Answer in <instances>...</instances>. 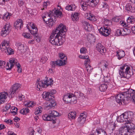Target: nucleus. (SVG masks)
<instances>
[{
	"label": "nucleus",
	"mask_w": 135,
	"mask_h": 135,
	"mask_svg": "<svg viewBox=\"0 0 135 135\" xmlns=\"http://www.w3.org/2000/svg\"><path fill=\"white\" fill-rule=\"evenodd\" d=\"M66 26L60 24L55 30L52 31L49 39L50 42L52 45L59 46L62 45L65 41Z\"/></svg>",
	"instance_id": "f257e3e1"
},
{
	"label": "nucleus",
	"mask_w": 135,
	"mask_h": 135,
	"mask_svg": "<svg viewBox=\"0 0 135 135\" xmlns=\"http://www.w3.org/2000/svg\"><path fill=\"white\" fill-rule=\"evenodd\" d=\"M50 14L46 13L45 16H43V19L46 24V25L49 27H52L56 20L55 16L61 17L62 13L59 9L55 8Z\"/></svg>",
	"instance_id": "f03ea898"
},
{
	"label": "nucleus",
	"mask_w": 135,
	"mask_h": 135,
	"mask_svg": "<svg viewBox=\"0 0 135 135\" xmlns=\"http://www.w3.org/2000/svg\"><path fill=\"white\" fill-rule=\"evenodd\" d=\"M124 98L127 100L132 99L135 104V90L129 89L126 92L119 94L116 96L115 100L119 104H122V102H124Z\"/></svg>",
	"instance_id": "7ed1b4c3"
},
{
	"label": "nucleus",
	"mask_w": 135,
	"mask_h": 135,
	"mask_svg": "<svg viewBox=\"0 0 135 135\" xmlns=\"http://www.w3.org/2000/svg\"><path fill=\"white\" fill-rule=\"evenodd\" d=\"M130 68L127 65L121 66L119 70L121 78L128 79L132 74L129 71Z\"/></svg>",
	"instance_id": "20e7f679"
},
{
	"label": "nucleus",
	"mask_w": 135,
	"mask_h": 135,
	"mask_svg": "<svg viewBox=\"0 0 135 135\" xmlns=\"http://www.w3.org/2000/svg\"><path fill=\"white\" fill-rule=\"evenodd\" d=\"M49 115L45 114L43 116V119L45 120L50 121L54 120L55 117L58 116L59 113L55 110H50L48 112Z\"/></svg>",
	"instance_id": "39448f33"
},
{
	"label": "nucleus",
	"mask_w": 135,
	"mask_h": 135,
	"mask_svg": "<svg viewBox=\"0 0 135 135\" xmlns=\"http://www.w3.org/2000/svg\"><path fill=\"white\" fill-rule=\"evenodd\" d=\"M74 94L72 93H69L64 95L63 100L65 102L67 103L73 102L75 103L76 102V98H74Z\"/></svg>",
	"instance_id": "423d86ee"
},
{
	"label": "nucleus",
	"mask_w": 135,
	"mask_h": 135,
	"mask_svg": "<svg viewBox=\"0 0 135 135\" xmlns=\"http://www.w3.org/2000/svg\"><path fill=\"white\" fill-rule=\"evenodd\" d=\"M56 91L55 90H51L49 92H44L43 93V98L46 100H49L52 97L54 98V94H56Z\"/></svg>",
	"instance_id": "0eeeda50"
},
{
	"label": "nucleus",
	"mask_w": 135,
	"mask_h": 135,
	"mask_svg": "<svg viewBox=\"0 0 135 135\" xmlns=\"http://www.w3.org/2000/svg\"><path fill=\"white\" fill-rule=\"evenodd\" d=\"M11 26L9 23H7L3 28L1 32V34L3 36H5L8 34L11 31Z\"/></svg>",
	"instance_id": "6e6552de"
},
{
	"label": "nucleus",
	"mask_w": 135,
	"mask_h": 135,
	"mask_svg": "<svg viewBox=\"0 0 135 135\" xmlns=\"http://www.w3.org/2000/svg\"><path fill=\"white\" fill-rule=\"evenodd\" d=\"M46 101L45 102V107L44 108V109L46 110L49 109L56 105L55 101L53 98H51L50 100Z\"/></svg>",
	"instance_id": "1a4fd4ad"
},
{
	"label": "nucleus",
	"mask_w": 135,
	"mask_h": 135,
	"mask_svg": "<svg viewBox=\"0 0 135 135\" xmlns=\"http://www.w3.org/2000/svg\"><path fill=\"white\" fill-rule=\"evenodd\" d=\"M99 31L101 34L105 36H108L110 32V29L108 27H102L99 30Z\"/></svg>",
	"instance_id": "9d476101"
},
{
	"label": "nucleus",
	"mask_w": 135,
	"mask_h": 135,
	"mask_svg": "<svg viewBox=\"0 0 135 135\" xmlns=\"http://www.w3.org/2000/svg\"><path fill=\"white\" fill-rule=\"evenodd\" d=\"M17 61L16 59L14 58H11L9 61V62H8L6 66V69L7 70H10L13 66L14 65L16 64Z\"/></svg>",
	"instance_id": "9b49d317"
},
{
	"label": "nucleus",
	"mask_w": 135,
	"mask_h": 135,
	"mask_svg": "<svg viewBox=\"0 0 135 135\" xmlns=\"http://www.w3.org/2000/svg\"><path fill=\"white\" fill-rule=\"evenodd\" d=\"M43 82V88H46L49 85H51L53 84V81L51 78L45 77V79L44 80Z\"/></svg>",
	"instance_id": "f8f14e48"
},
{
	"label": "nucleus",
	"mask_w": 135,
	"mask_h": 135,
	"mask_svg": "<svg viewBox=\"0 0 135 135\" xmlns=\"http://www.w3.org/2000/svg\"><path fill=\"white\" fill-rule=\"evenodd\" d=\"M131 120L128 121L125 123V126H124L125 128H127V129L130 131V132H133L134 130H135V128H134V124L131 123Z\"/></svg>",
	"instance_id": "ddd939ff"
},
{
	"label": "nucleus",
	"mask_w": 135,
	"mask_h": 135,
	"mask_svg": "<svg viewBox=\"0 0 135 135\" xmlns=\"http://www.w3.org/2000/svg\"><path fill=\"white\" fill-rule=\"evenodd\" d=\"M87 116L86 113L85 112L81 113L80 116L78 119V121L80 124H83L85 122Z\"/></svg>",
	"instance_id": "4468645a"
},
{
	"label": "nucleus",
	"mask_w": 135,
	"mask_h": 135,
	"mask_svg": "<svg viewBox=\"0 0 135 135\" xmlns=\"http://www.w3.org/2000/svg\"><path fill=\"white\" fill-rule=\"evenodd\" d=\"M96 50L101 54L104 53L106 51L105 47L100 43H98L97 44L96 46Z\"/></svg>",
	"instance_id": "2eb2a0df"
},
{
	"label": "nucleus",
	"mask_w": 135,
	"mask_h": 135,
	"mask_svg": "<svg viewBox=\"0 0 135 135\" xmlns=\"http://www.w3.org/2000/svg\"><path fill=\"white\" fill-rule=\"evenodd\" d=\"M130 131L127 129V128L123 127L120 131L119 133L121 135H132L133 132H130Z\"/></svg>",
	"instance_id": "dca6fc26"
},
{
	"label": "nucleus",
	"mask_w": 135,
	"mask_h": 135,
	"mask_svg": "<svg viewBox=\"0 0 135 135\" xmlns=\"http://www.w3.org/2000/svg\"><path fill=\"white\" fill-rule=\"evenodd\" d=\"M86 2L88 6L94 7L98 4L99 0H86Z\"/></svg>",
	"instance_id": "f3484780"
},
{
	"label": "nucleus",
	"mask_w": 135,
	"mask_h": 135,
	"mask_svg": "<svg viewBox=\"0 0 135 135\" xmlns=\"http://www.w3.org/2000/svg\"><path fill=\"white\" fill-rule=\"evenodd\" d=\"M123 114L124 117L125 122H126L131 119L133 115L132 112H125Z\"/></svg>",
	"instance_id": "a211bd4d"
},
{
	"label": "nucleus",
	"mask_w": 135,
	"mask_h": 135,
	"mask_svg": "<svg viewBox=\"0 0 135 135\" xmlns=\"http://www.w3.org/2000/svg\"><path fill=\"white\" fill-rule=\"evenodd\" d=\"M85 29L88 31H91L92 28V26L88 22L84 21L83 22Z\"/></svg>",
	"instance_id": "6ab92c4d"
},
{
	"label": "nucleus",
	"mask_w": 135,
	"mask_h": 135,
	"mask_svg": "<svg viewBox=\"0 0 135 135\" xmlns=\"http://www.w3.org/2000/svg\"><path fill=\"white\" fill-rule=\"evenodd\" d=\"M14 26L16 28L21 29L23 27L22 20L21 19H18L17 20L14 24Z\"/></svg>",
	"instance_id": "aec40b11"
},
{
	"label": "nucleus",
	"mask_w": 135,
	"mask_h": 135,
	"mask_svg": "<svg viewBox=\"0 0 135 135\" xmlns=\"http://www.w3.org/2000/svg\"><path fill=\"white\" fill-rule=\"evenodd\" d=\"M125 9L127 11L132 12H135V8L130 3H128L126 4L125 7Z\"/></svg>",
	"instance_id": "412c9836"
},
{
	"label": "nucleus",
	"mask_w": 135,
	"mask_h": 135,
	"mask_svg": "<svg viewBox=\"0 0 135 135\" xmlns=\"http://www.w3.org/2000/svg\"><path fill=\"white\" fill-rule=\"evenodd\" d=\"M8 94L7 92H4L0 93V104L3 102L7 98Z\"/></svg>",
	"instance_id": "4be33fe9"
},
{
	"label": "nucleus",
	"mask_w": 135,
	"mask_h": 135,
	"mask_svg": "<svg viewBox=\"0 0 135 135\" xmlns=\"http://www.w3.org/2000/svg\"><path fill=\"white\" fill-rule=\"evenodd\" d=\"M1 50L4 51L9 47L8 43L7 41H4L3 43H2L0 45Z\"/></svg>",
	"instance_id": "5701e85b"
},
{
	"label": "nucleus",
	"mask_w": 135,
	"mask_h": 135,
	"mask_svg": "<svg viewBox=\"0 0 135 135\" xmlns=\"http://www.w3.org/2000/svg\"><path fill=\"white\" fill-rule=\"evenodd\" d=\"M117 56L118 57L119 60L121 59L125 55V52L124 51L120 50L117 52Z\"/></svg>",
	"instance_id": "b1692460"
},
{
	"label": "nucleus",
	"mask_w": 135,
	"mask_h": 135,
	"mask_svg": "<svg viewBox=\"0 0 135 135\" xmlns=\"http://www.w3.org/2000/svg\"><path fill=\"white\" fill-rule=\"evenodd\" d=\"M67 58L64 59L58 60L57 61V64L59 66H62L66 64Z\"/></svg>",
	"instance_id": "393cba45"
},
{
	"label": "nucleus",
	"mask_w": 135,
	"mask_h": 135,
	"mask_svg": "<svg viewBox=\"0 0 135 135\" xmlns=\"http://www.w3.org/2000/svg\"><path fill=\"white\" fill-rule=\"evenodd\" d=\"M80 4L81 7L83 10L85 11L87 9V7L88 6V3L86 2V1L84 2L83 0H81L80 2Z\"/></svg>",
	"instance_id": "a878e982"
},
{
	"label": "nucleus",
	"mask_w": 135,
	"mask_h": 135,
	"mask_svg": "<svg viewBox=\"0 0 135 135\" xmlns=\"http://www.w3.org/2000/svg\"><path fill=\"white\" fill-rule=\"evenodd\" d=\"M107 84L103 83L101 84L99 86V89L101 91H104L106 90L107 88Z\"/></svg>",
	"instance_id": "bb28decb"
},
{
	"label": "nucleus",
	"mask_w": 135,
	"mask_h": 135,
	"mask_svg": "<svg viewBox=\"0 0 135 135\" xmlns=\"http://www.w3.org/2000/svg\"><path fill=\"white\" fill-rule=\"evenodd\" d=\"M21 85L18 83H16L14 84L11 88L12 90L17 92L19 88L21 87Z\"/></svg>",
	"instance_id": "cd10ccee"
},
{
	"label": "nucleus",
	"mask_w": 135,
	"mask_h": 135,
	"mask_svg": "<svg viewBox=\"0 0 135 135\" xmlns=\"http://www.w3.org/2000/svg\"><path fill=\"white\" fill-rule=\"evenodd\" d=\"M100 7L102 10L103 11H104L106 9H108L109 6L105 2H104L100 5Z\"/></svg>",
	"instance_id": "c85d7f7f"
},
{
	"label": "nucleus",
	"mask_w": 135,
	"mask_h": 135,
	"mask_svg": "<svg viewBox=\"0 0 135 135\" xmlns=\"http://www.w3.org/2000/svg\"><path fill=\"white\" fill-rule=\"evenodd\" d=\"M65 8L66 10L68 11H73L76 8V6L75 5H68L66 6Z\"/></svg>",
	"instance_id": "c756f323"
},
{
	"label": "nucleus",
	"mask_w": 135,
	"mask_h": 135,
	"mask_svg": "<svg viewBox=\"0 0 135 135\" xmlns=\"http://www.w3.org/2000/svg\"><path fill=\"white\" fill-rule=\"evenodd\" d=\"M87 18L88 20L93 21H96V20L95 16L91 13H89L88 15Z\"/></svg>",
	"instance_id": "7c9ffc66"
},
{
	"label": "nucleus",
	"mask_w": 135,
	"mask_h": 135,
	"mask_svg": "<svg viewBox=\"0 0 135 135\" xmlns=\"http://www.w3.org/2000/svg\"><path fill=\"white\" fill-rule=\"evenodd\" d=\"M39 80L40 79H37V90L38 91H41L42 87V82L41 81H39Z\"/></svg>",
	"instance_id": "2f4dec72"
},
{
	"label": "nucleus",
	"mask_w": 135,
	"mask_h": 135,
	"mask_svg": "<svg viewBox=\"0 0 135 135\" xmlns=\"http://www.w3.org/2000/svg\"><path fill=\"white\" fill-rule=\"evenodd\" d=\"M32 30H31L29 29V31H30V32L32 35H33V36H36L37 35V28L35 27V28H32Z\"/></svg>",
	"instance_id": "473e14b6"
},
{
	"label": "nucleus",
	"mask_w": 135,
	"mask_h": 135,
	"mask_svg": "<svg viewBox=\"0 0 135 135\" xmlns=\"http://www.w3.org/2000/svg\"><path fill=\"white\" fill-rule=\"evenodd\" d=\"M127 22L129 24L134 23L135 22V18L133 16L129 17L127 20Z\"/></svg>",
	"instance_id": "72a5a7b5"
},
{
	"label": "nucleus",
	"mask_w": 135,
	"mask_h": 135,
	"mask_svg": "<svg viewBox=\"0 0 135 135\" xmlns=\"http://www.w3.org/2000/svg\"><path fill=\"white\" fill-rule=\"evenodd\" d=\"M76 116V113L74 112H70L68 115V118L70 120L74 119Z\"/></svg>",
	"instance_id": "f704fd0d"
},
{
	"label": "nucleus",
	"mask_w": 135,
	"mask_h": 135,
	"mask_svg": "<svg viewBox=\"0 0 135 135\" xmlns=\"http://www.w3.org/2000/svg\"><path fill=\"white\" fill-rule=\"evenodd\" d=\"M10 16H11V14L7 12L4 15L2 18L4 21H7L9 19V17Z\"/></svg>",
	"instance_id": "c9c22d12"
},
{
	"label": "nucleus",
	"mask_w": 135,
	"mask_h": 135,
	"mask_svg": "<svg viewBox=\"0 0 135 135\" xmlns=\"http://www.w3.org/2000/svg\"><path fill=\"white\" fill-rule=\"evenodd\" d=\"M123 114H122L117 118V121L119 122H123L125 121Z\"/></svg>",
	"instance_id": "e433bc0d"
},
{
	"label": "nucleus",
	"mask_w": 135,
	"mask_h": 135,
	"mask_svg": "<svg viewBox=\"0 0 135 135\" xmlns=\"http://www.w3.org/2000/svg\"><path fill=\"white\" fill-rule=\"evenodd\" d=\"M29 111L27 108H23L20 110V113L24 114H26L29 112Z\"/></svg>",
	"instance_id": "4c0bfd02"
},
{
	"label": "nucleus",
	"mask_w": 135,
	"mask_h": 135,
	"mask_svg": "<svg viewBox=\"0 0 135 135\" xmlns=\"http://www.w3.org/2000/svg\"><path fill=\"white\" fill-rule=\"evenodd\" d=\"M42 107L39 106L38 107L36 108L35 111V113L36 115L40 114H41L42 112Z\"/></svg>",
	"instance_id": "58836bf2"
},
{
	"label": "nucleus",
	"mask_w": 135,
	"mask_h": 135,
	"mask_svg": "<svg viewBox=\"0 0 135 135\" xmlns=\"http://www.w3.org/2000/svg\"><path fill=\"white\" fill-rule=\"evenodd\" d=\"M4 52L8 55H11L13 54V50L9 47L7 49L4 51Z\"/></svg>",
	"instance_id": "ea45409f"
},
{
	"label": "nucleus",
	"mask_w": 135,
	"mask_h": 135,
	"mask_svg": "<svg viewBox=\"0 0 135 135\" xmlns=\"http://www.w3.org/2000/svg\"><path fill=\"white\" fill-rule=\"evenodd\" d=\"M17 46H18V50H20L22 52H23L24 49V45L20 43H18L17 44Z\"/></svg>",
	"instance_id": "a19ab883"
},
{
	"label": "nucleus",
	"mask_w": 135,
	"mask_h": 135,
	"mask_svg": "<svg viewBox=\"0 0 135 135\" xmlns=\"http://www.w3.org/2000/svg\"><path fill=\"white\" fill-rule=\"evenodd\" d=\"M83 94L82 93H81L80 92H75L74 94V98H76V97L79 98L82 96Z\"/></svg>",
	"instance_id": "79ce46f5"
},
{
	"label": "nucleus",
	"mask_w": 135,
	"mask_h": 135,
	"mask_svg": "<svg viewBox=\"0 0 135 135\" xmlns=\"http://www.w3.org/2000/svg\"><path fill=\"white\" fill-rule=\"evenodd\" d=\"M122 30H123V35H127L130 34L131 33V31L129 29H127L126 28H125L124 29H122Z\"/></svg>",
	"instance_id": "37998d69"
},
{
	"label": "nucleus",
	"mask_w": 135,
	"mask_h": 135,
	"mask_svg": "<svg viewBox=\"0 0 135 135\" xmlns=\"http://www.w3.org/2000/svg\"><path fill=\"white\" fill-rule=\"evenodd\" d=\"M78 14L77 13H75L73 16L72 17L73 21L75 22L78 20L79 18L78 17Z\"/></svg>",
	"instance_id": "c03bdc74"
},
{
	"label": "nucleus",
	"mask_w": 135,
	"mask_h": 135,
	"mask_svg": "<svg viewBox=\"0 0 135 135\" xmlns=\"http://www.w3.org/2000/svg\"><path fill=\"white\" fill-rule=\"evenodd\" d=\"M49 4V2L48 1H47L46 2H44L43 4V10L46 9L47 6Z\"/></svg>",
	"instance_id": "a18cd8bd"
},
{
	"label": "nucleus",
	"mask_w": 135,
	"mask_h": 135,
	"mask_svg": "<svg viewBox=\"0 0 135 135\" xmlns=\"http://www.w3.org/2000/svg\"><path fill=\"white\" fill-rule=\"evenodd\" d=\"M16 91L12 90V89H11V90L9 93V97H11V98H12L14 97L15 94H16Z\"/></svg>",
	"instance_id": "49530a36"
},
{
	"label": "nucleus",
	"mask_w": 135,
	"mask_h": 135,
	"mask_svg": "<svg viewBox=\"0 0 135 135\" xmlns=\"http://www.w3.org/2000/svg\"><path fill=\"white\" fill-rule=\"evenodd\" d=\"M16 65L17 66L18 68L17 71L19 73H21L22 72V69L21 68V66L20 64L17 61Z\"/></svg>",
	"instance_id": "de8ad7c7"
},
{
	"label": "nucleus",
	"mask_w": 135,
	"mask_h": 135,
	"mask_svg": "<svg viewBox=\"0 0 135 135\" xmlns=\"http://www.w3.org/2000/svg\"><path fill=\"white\" fill-rule=\"evenodd\" d=\"M13 111H11V113L15 115L17 113V108L14 107H12L11 108Z\"/></svg>",
	"instance_id": "09e8293b"
},
{
	"label": "nucleus",
	"mask_w": 135,
	"mask_h": 135,
	"mask_svg": "<svg viewBox=\"0 0 135 135\" xmlns=\"http://www.w3.org/2000/svg\"><path fill=\"white\" fill-rule=\"evenodd\" d=\"M23 36L27 38L31 39L32 38V36H30V34L27 33H24L23 34Z\"/></svg>",
	"instance_id": "8fccbe9b"
},
{
	"label": "nucleus",
	"mask_w": 135,
	"mask_h": 135,
	"mask_svg": "<svg viewBox=\"0 0 135 135\" xmlns=\"http://www.w3.org/2000/svg\"><path fill=\"white\" fill-rule=\"evenodd\" d=\"M104 83H105V84H108L110 81V78L109 77H105L104 78Z\"/></svg>",
	"instance_id": "3c124183"
},
{
	"label": "nucleus",
	"mask_w": 135,
	"mask_h": 135,
	"mask_svg": "<svg viewBox=\"0 0 135 135\" xmlns=\"http://www.w3.org/2000/svg\"><path fill=\"white\" fill-rule=\"evenodd\" d=\"M59 56L61 59H64L65 58H66L65 54L62 52L60 53L59 54Z\"/></svg>",
	"instance_id": "603ef678"
},
{
	"label": "nucleus",
	"mask_w": 135,
	"mask_h": 135,
	"mask_svg": "<svg viewBox=\"0 0 135 135\" xmlns=\"http://www.w3.org/2000/svg\"><path fill=\"white\" fill-rule=\"evenodd\" d=\"M85 67L86 70L88 73L90 72L93 69L92 67H91V66L90 65H87V66H85Z\"/></svg>",
	"instance_id": "864d4df0"
},
{
	"label": "nucleus",
	"mask_w": 135,
	"mask_h": 135,
	"mask_svg": "<svg viewBox=\"0 0 135 135\" xmlns=\"http://www.w3.org/2000/svg\"><path fill=\"white\" fill-rule=\"evenodd\" d=\"M120 20L119 17L117 16L113 18L112 19V21L115 22H119Z\"/></svg>",
	"instance_id": "5fc2aeb1"
},
{
	"label": "nucleus",
	"mask_w": 135,
	"mask_h": 135,
	"mask_svg": "<svg viewBox=\"0 0 135 135\" xmlns=\"http://www.w3.org/2000/svg\"><path fill=\"white\" fill-rule=\"evenodd\" d=\"M87 49L85 47H82L80 49V52L81 53L85 54L86 53Z\"/></svg>",
	"instance_id": "6e6d98bb"
},
{
	"label": "nucleus",
	"mask_w": 135,
	"mask_h": 135,
	"mask_svg": "<svg viewBox=\"0 0 135 135\" xmlns=\"http://www.w3.org/2000/svg\"><path fill=\"white\" fill-rule=\"evenodd\" d=\"M79 58L83 59H86L89 58V56L86 55H80L79 56Z\"/></svg>",
	"instance_id": "4d7b16f0"
},
{
	"label": "nucleus",
	"mask_w": 135,
	"mask_h": 135,
	"mask_svg": "<svg viewBox=\"0 0 135 135\" xmlns=\"http://www.w3.org/2000/svg\"><path fill=\"white\" fill-rule=\"evenodd\" d=\"M122 29L121 30L117 29L116 31V34L118 36H120L121 35L122 33V32L123 33V31L122 30Z\"/></svg>",
	"instance_id": "13d9d810"
},
{
	"label": "nucleus",
	"mask_w": 135,
	"mask_h": 135,
	"mask_svg": "<svg viewBox=\"0 0 135 135\" xmlns=\"http://www.w3.org/2000/svg\"><path fill=\"white\" fill-rule=\"evenodd\" d=\"M5 63V62L4 61L0 60V68H3L4 67Z\"/></svg>",
	"instance_id": "bf43d9fd"
},
{
	"label": "nucleus",
	"mask_w": 135,
	"mask_h": 135,
	"mask_svg": "<svg viewBox=\"0 0 135 135\" xmlns=\"http://www.w3.org/2000/svg\"><path fill=\"white\" fill-rule=\"evenodd\" d=\"M90 64V60L88 58L87 59H86L85 61L84 65H85V66H87V65H89Z\"/></svg>",
	"instance_id": "052dcab7"
},
{
	"label": "nucleus",
	"mask_w": 135,
	"mask_h": 135,
	"mask_svg": "<svg viewBox=\"0 0 135 135\" xmlns=\"http://www.w3.org/2000/svg\"><path fill=\"white\" fill-rule=\"evenodd\" d=\"M29 104H28V107H32L35 105V103H34V102H28Z\"/></svg>",
	"instance_id": "680f3d73"
},
{
	"label": "nucleus",
	"mask_w": 135,
	"mask_h": 135,
	"mask_svg": "<svg viewBox=\"0 0 135 135\" xmlns=\"http://www.w3.org/2000/svg\"><path fill=\"white\" fill-rule=\"evenodd\" d=\"M51 64L53 67H54L56 65H58L57 64V61H51Z\"/></svg>",
	"instance_id": "e2e57ef3"
},
{
	"label": "nucleus",
	"mask_w": 135,
	"mask_h": 135,
	"mask_svg": "<svg viewBox=\"0 0 135 135\" xmlns=\"http://www.w3.org/2000/svg\"><path fill=\"white\" fill-rule=\"evenodd\" d=\"M34 38L36 39V41L37 42H39L40 41V37L38 36V35H37L35 36H34Z\"/></svg>",
	"instance_id": "0e129e2a"
},
{
	"label": "nucleus",
	"mask_w": 135,
	"mask_h": 135,
	"mask_svg": "<svg viewBox=\"0 0 135 135\" xmlns=\"http://www.w3.org/2000/svg\"><path fill=\"white\" fill-rule=\"evenodd\" d=\"M24 4V2L23 1H20L18 2V5L20 7L22 6Z\"/></svg>",
	"instance_id": "69168bd1"
},
{
	"label": "nucleus",
	"mask_w": 135,
	"mask_h": 135,
	"mask_svg": "<svg viewBox=\"0 0 135 135\" xmlns=\"http://www.w3.org/2000/svg\"><path fill=\"white\" fill-rule=\"evenodd\" d=\"M5 108L6 110H7L11 108V107L10 104H8L6 105Z\"/></svg>",
	"instance_id": "338daca9"
},
{
	"label": "nucleus",
	"mask_w": 135,
	"mask_h": 135,
	"mask_svg": "<svg viewBox=\"0 0 135 135\" xmlns=\"http://www.w3.org/2000/svg\"><path fill=\"white\" fill-rule=\"evenodd\" d=\"M28 25L31 27L32 28H35V27L36 26L32 22L29 23Z\"/></svg>",
	"instance_id": "774afa93"
}]
</instances>
